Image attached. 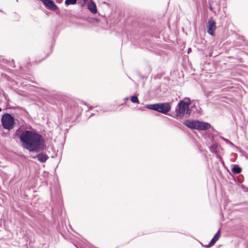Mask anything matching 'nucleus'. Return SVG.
<instances>
[{"label": "nucleus", "instance_id": "2", "mask_svg": "<svg viewBox=\"0 0 248 248\" xmlns=\"http://www.w3.org/2000/svg\"><path fill=\"white\" fill-rule=\"evenodd\" d=\"M191 101L189 98H185L180 101L175 110V115L177 119H182L188 118L191 113V110L189 108Z\"/></svg>", "mask_w": 248, "mask_h": 248}, {"label": "nucleus", "instance_id": "3", "mask_svg": "<svg viewBox=\"0 0 248 248\" xmlns=\"http://www.w3.org/2000/svg\"><path fill=\"white\" fill-rule=\"evenodd\" d=\"M1 122L3 128L8 130H12L15 126V122L14 117L8 113L2 115Z\"/></svg>", "mask_w": 248, "mask_h": 248}, {"label": "nucleus", "instance_id": "12", "mask_svg": "<svg viewBox=\"0 0 248 248\" xmlns=\"http://www.w3.org/2000/svg\"><path fill=\"white\" fill-rule=\"evenodd\" d=\"M232 171L235 173H239L241 172V169L238 167H234L232 169Z\"/></svg>", "mask_w": 248, "mask_h": 248}, {"label": "nucleus", "instance_id": "6", "mask_svg": "<svg viewBox=\"0 0 248 248\" xmlns=\"http://www.w3.org/2000/svg\"><path fill=\"white\" fill-rule=\"evenodd\" d=\"M198 121L194 120H186L184 122V124L187 127L194 129H197L198 126Z\"/></svg>", "mask_w": 248, "mask_h": 248}, {"label": "nucleus", "instance_id": "16", "mask_svg": "<svg viewBox=\"0 0 248 248\" xmlns=\"http://www.w3.org/2000/svg\"><path fill=\"white\" fill-rule=\"evenodd\" d=\"M81 0V2H82L81 5L83 6L84 5V4L85 3L86 0Z\"/></svg>", "mask_w": 248, "mask_h": 248}, {"label": "nucleus", "instance_id": "17", "mask_svg": "<svg viewBox=\"0 0 248 248\" xmlns=\"http://www.w3.org/2000/svg\"><path fill=\"white\" fill-rule=\"evenodd\" d=\"M191 50V48H189L188 50V53H189V52Z\"/></svg>", "mask_w": 248, "mask_h": 248}, {"label": "nucleus", "instance_id": "4", "mask_svg": "<svg viewBox=\"0 0 248 248\" xmlns=\"http://www.w3.org/2000/svg\"><path fill=\"white\" fill-rule=\"evenodd\" d=\"M148 108L163 113H166L170 109L169 103H161L154 105H148Z\"/></svg>", "mask_w": 248, "mask_h": 248}, {"label": "nucleus", "instance_id": "14", "mask_svg": "<svg viewBox=\"0 0 248 248\" xmlns=\"http://www.w3.org/2000/svg\"><path fill=\"white\" fill-rule=\"evenodd\" d=\"M220 236V230H219L218 231L217 233L214 236L213 238L215 239V240L217 241L218 240V239H219Z\"/></svg>", "mask_w": 248, "mask_h": 248}, {"label": "nucleus", "instance_id": "9", "mask_svg": "<svg viewBox=\"0 0 248 248\" xmlns=\"http://www.w3.org/2000/svg\"><path fill=\"white\" fill-rule=\"evenodd\" d=\"M37 157L38 160L42 163L45 162L48 158L47 155L44 154H39L37 155Z\"/></svg>", "mask_w": 248, "mask_h": 248}, {"label": "nucleus", "instance_id": "10", "mask_svg": "<svg viewBox=\"0 0 248 248\" xmlns=\"http://www.w3.org/2000/svg\"><path fill=\"white\" fill-rule=\"evenodd\" d=\"M77 2V0H66L65 1V4L66 5H71L76 4Z\"/></svg>", "mask_w": 248, "mask_h": 248}, {"label": "nucleus", "instance_id": "7", "mask_svg": "<svg viewBox=\"0 0 248 248\" xmlns=\"http://www.w3.org/2000/svg\"><path fill=\"white\" fill-rule=\"evenodd\" d=\"M211 127V125L205 122H200L198 121L197 129L198 130H207Z\"/></svg>", "mask_w": 248, "mask_h": 248}, {"label": "nucleus", "instance_id": "18", "mask_svg": "<svg viewBox=\"0 0 248 248\" xmlns=\"http://www.w3.org/2000/svg\"><path fill=\"white\" fill-rule=\"evenodd\" d=\"M1 111V108H0V112Z\"/></svg>", "mask_w": 248, "mask_h": 248}, {"label": "nucleus", "instance_id": "15", "mask_svg": "<svg viewBox=\"0 0 248 248\" xmlns=\"http://www.w3.org/2000/svg\"><path fill=\"white\" fill-rule=\"evenodd\" d=\"M131 101L133 103H138L139 102V99H138V97L136 96L131 97Z\"/></svg>", "mask_w": 248, "mask_h": 248}, {"label": "nucleus", "instance_id": "11", "mask_svg": "<svg viewBox=\"0 0 248 248\" xmlns=\"http://www.w3.org/2000/svg\"><path fill=\"white\" fill-rule=\"evenodd\" d=\"M217 145L213 144L210 147V150L213 153H216L217 151Z\"/></svg>", "mask_w": 248, "mask_h": 248}, {"label": "nucleus", "instance_id": "5", "mask_svg": "<svg viewBox=\"0 0 248 248\" xmlns=\"http://www.w3.org/2000/svg\"><path fill=\"white\" fill-rule=\"evenodd\" d=\"M216 23L212 19H209L208 22L207 32L211 35H214V31L216 29Z\"/></svg>", "mask_w": 248, "mask_h": 248}, {"label": "nucleus", "instance_id": "8", "mask_svg": "<svg viewBox=\"0 0 248 248\" xmlns=\"http://www.w3.org/2000/svg\"><path fill=\"white\" fill-rule=\"evenodd\" d=\"M88 9L89 11L93 14H95L97 12V8L95 4L92 0H90L88 5Z\"/></svg>", "mask_w": 248, "mask_h": 248}, {"label": "nucleus", "instance_id": "1", "mask_svg": "<svg viewBox=\"0 0 248 248\" xmlns=\"http://www.w3.org/2000/svg\"><path fill=\"white\" fill-rule=\"evenodd\" d=\"M19 138L23 147L30 152H38L44 146L42 137L33 131H25L20 134Z\"/></svg>", "mask_w": 248, "mask_h": 248}, {"label": "nucleus", "instance_id": "13", "mask_svg": "<svg viewBox=\"0 0 248 248\" xmlns=\"http://www.w3.org/2000/svg\"><path fill=\"white\" fill-rule=\"evenodd\" d=\"M217 242V241L215 240V239H214L213 238L212 239V240L210 241V243H209L208 245L207 246H205L206 248H209L212 246H213L215 243Z\"/></svg>", "mask_w": 248, "mask_h": 248}]
</instances>
